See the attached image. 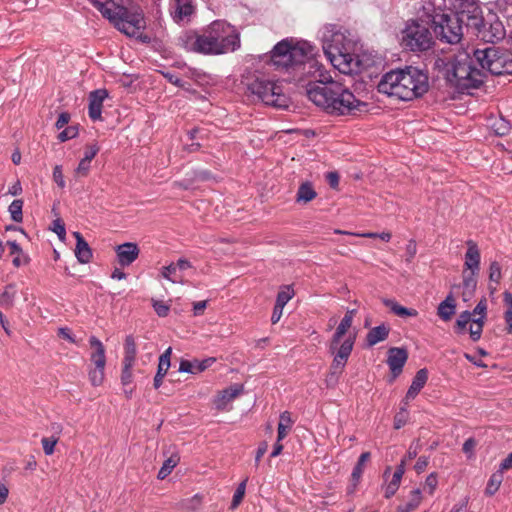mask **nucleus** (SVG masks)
Instances as JSON below:
<instances>
[{"label":"nucleus","instance_id":"obj_60","mask_svg":"<svg viewBox=\"0 0 512 512\" xmlns=\"http://www.w3.org/2000/svg\"><path fill=\"white\" fill-rule=\"evenodd\" d=\"M57 333L60 338L65 339L70 343H76V340L69 328H67V327L59 328Z\"/></svg>","mask_w":512,"mask_h":512},{"label":"nucleus","instance_id":"obj_9","mask_svg":"<svg viewBox=\"0 0 512 512\" xmlns=\"http://www.w3.org/2000/svg\"><path fill=\"white\" fill-rule=\"evenodd\" d=\"M247 91L256 96L266 105L275 108H286L289 105V97L284 93L281 83L274 82L263 77L247 79Z\"/></svg>","mask_w":512,"mask_h":512},{"label":"nucleus","instance_id":"obj_47","mask_svg":"<svg viewBox=\"0 0 512 512\" xmlns=\"http://www.w3.org/2000/svg\"><path fill=\"white\" fill-rule=\"evenodd\" d=\"M246 482H247V479L242 481L239 484V486L237 487V489L233 495V499H232V508H236L243 500V497L245 494Z\"/></svg>","mask_w":512,"mask_h":512},{"label":"nucleus","instance_id":"obj_62","mask_svg":"<svg viewBox=\"0 0 512 512\" xmlns=\"http://www.w3.org/2000/svg\"><path fill=\"white\" fill-rule=\"evenodd\" d=\"M476 445L477 443L474 438L467 439L463 444V452L471 456L474 452Z\"/></svg>","mask_w":512,"mask_h":512},{"label":"nucleus","instance_id":"obj_39","mask_svg":"<svg viewBox=\"0 0 512 512\" xmlns=\"http://www.w3.org/2000/svg\"><path fill=\"white\" fill-rule=\"evenodd\" d=\"M22 207H23V201L19 200V199L14 200L9 206V212H10L11 218L15 222H21L23 219Z\"/></svg>","mask_w":512,"mask_h":512},{"label":"nucleus","instance_id":"obj_12","mask_svg":"<svg viewBox=\"0 0 512 512\" xmlns=\"http://www.w3.org/2000/svg\"><path fill=\"white\" fill-rule=\"evenodd\" d=\"M501 54V47L498 46H487L484 48H477L474 50V58L475 61L479 64L481 67V71L483 74L489 73L492 69V66L495 63V60H497L498 54Z\"/></svg>","mask_w":512,"mask_h":512},{"label":"nucleus","instance_id":"obj_2","mask_svg":"<svg viewBox=\"0 0 512 512\" xmlns=\"http://www.w3.org/2000/svg\"><path fill=\"white\" fill-rule=\"evenodd\" d=\"M177 44L188 52L203 55H220L240 47L238 32L227 22L216 20L201 31L187 30L177 39Z\"/></svg>","mask_w":512,"mask_h":512},{"label":"nucleus","instance_id":"obj_15","mask_svg":"<svg viewBox=\"0 0 512 512\" xmlns=\"http://www.w3.org/2000/svg\"><path fill=\"white\" fill-rule=\"evenodd\" d=\"M115 252L117 255L118 263L121 266H129L138 258L140 249L136 243L126 242L118 245L115 248Z\"/></svg>","mask_w":512,"mask_h":512},{"label":"nucleus","instance_id":"obj_6","mask_svg":"<svg viewBox=\"0 0 512 512\" xmlns=\"http://www.w3.org/2000/svg\"><path fill=\"white\" fill-rule=\"evenodd\" d=\"M355 310H348L340 321L329 344V352L334 356L330 367V374L326 382L328 386H333L338 382L340 374L343 372L348 358L353 350L355 335H349L342 341L348 330L352 326Z\"/></svg>","mask_w":512,"mask_h":512},{"label":"nucleus","instance_id":"obj_16","mask_svg":"<svg viewBox=\"0 0 512 512\" xmlns=\"http://www.w3.org/2000/svg\"><path fill=\"white\" fill-rule=\"evenodd\" d=\"M447 4L453 8L461 19L466 22V18L474 16V13H478L481 8L478 0H444Z\"/></svg>","mask_w":512,"mask_h":512},{"label":"nucleus","instance_id":"obj_61","mask_svg":"<svg viewBox=\"0 0 512 512\" xmlns=\"http://www.w3.org/2000/svg\"><path fill=\"white\" fill-rule=\"evenodd\" d=\"M99 152V147L96 144L87 145L84 152L85 159L92 161V159Z\"/></svg>","mask_w":512,"mask_h":512},{"label":"nucleus","instance_id":"obj_63","mask_svg":"<svg viewBox=\"0 0 512 512\" xmlns=\"http://www.w3.org/2000/svg\"><path fill=\"white\" fill-rule=\"evenodd\" d=\"M267 449H268V444L267 442H262L260 443L257 451H256V455H255V465L256 467L259 465V462L261 460V458L263 457V455L267 452Z\"/></svg>","mask_w":512,"mask_h":512},{"label":"nucleus","instance_id":"obj_3","mask_svg":"<svg viewBox=\"0 0 512 512\" xmlns=\"http://www.w3.org/2000/svg\"><path fill=\"white\" fill-rule=\"evenodd\" d=\"M323 51L331 64L343 74H358L365 65L354 54L355 41L350 32L336 24H327L321 31Z\"/></svg>","mask_w":512,"mask_h":512},{"label":"nucleus","instance_id":"obj_44","mask_svg":"<svg viewBox=\"0 0 512 512\" xmlns=\"http://www.w3.org/2000/svg\"><path fill=\"white\" fill-rule=\"evenodd\" d=\"M428 379V372L426 369H420L415 377L413 378V381L411 383V386L416 388L417 390H421L424 385L426 384Z\"/></svg>","mask_w":512,"mask_h":512},{"label":"nucleus","instance_id":"obj_31","mask_svg":"<svg viewBox=\"0 0 512 512\" xmlns=\"http://www.w3.org/2000/svg\"><path fill=\"white\" fill-rule=\"evenodd\" d=\"M137 347L133 336L129 335L125 338L124 358L123 362L135 363Z\"/></svg>","mask_w":512,"mask_h":512},{"label":"nucleus","instance_id":"obj_53","mask_svg":"<svg viewBox=\"0 0 512 512\" xmlns=\"http://www.w3.org/2000/svg\"><path fill=\"white\" fill-rule=\"evenodd\" d=\"M421 502V492L416 489L412 492V499L406 504L407 512H410L418 507Z\"/></svg>","mask_w":512,"mask_h":512},{"label":"nucleus","instance_id":"obj_19","mask_svg":"<svg viewBox=\"0 0 512 512\" xmlns=\"http://www.w3.org/2000/svg\"><path fill=\"white\" fill-rule=\"evenodd\" d=\"M89 346L92 365L100 368L106 367V349L103 343L97 337L90 336Z\"/></svg>","mask_w":512,"mask_h":512},{"label":"nucleus","instance_id":"obj_38","mask_svg":"<svg viewBox=\"0 0 512 512\" xmlns=\"http://www.w3.org/2000/svg\"><path fill=\"white\" fill-rule=\"evenodd\" d=\"M196 132L197 130H185V134L181 136V140L184 142L183 146L185 149L193 151L200 146L199 143L193 142V140L196 138Z\"/></svg>","mask_w":512,"mask_h":512},{"label":"nucleus","instance_id":"obj_25","mask_svg":"<svg viewBox=\"0 0 512 512\" xmlns=\"http://www.w3.org/2000/svg\"><path fill=\"white\" fill-rule=\"evenodd\" d=\"M390 328L386 324H381L372 328L366 335V342L368 346H374L377 343L387 339Z\"/></svg>","mask_w":512,"mask_h":512},{"label":"nucleus","instance_id":"obj_5","mask_svg":"<svg viewBox=\"0 0 512 512\" xmlns=\"http://www.w3.org/2000/svg\"><path fill=\"white\" fill-rule=\"evenodd\" d=\"M436 65L442 69L450 86L461 93L479 88L484 83L485 74L473 66L471 57L465 52L446 59L439 58Z\"/></svg>","mask_w":512,"mask_h":512},{"label":"nucleus","instance_id":"obj_18","mask_svg":"<svg viewBox=\"0 0 512 512\" xmlns=\"http://www.w3.org/2000/svg\"><path fill=\"white\" fill-rule=\"evenodd\" d=\"M108 97L106 89H97L89 93L88 113L89 117L97 120L101 117L103 101Z\"/></svg>","mask_w":512,"mask_h":512},{"label":"nucleus","instance_id":"obj_22","mask_svg":"<svg viewBox=\"0 0 512 512\" xmlns=\"http://www.w3.org/2000/svg\"><path fill=\"white\" fill-rule=\"evenodd\" d=\"M215 361H216V359L213 358V357L204 359L202 361H199V360H194V361L182 360L180 362L179 371L180 372H185V373L196 374V373H199V372H202V371L206 370Z\"/></svg>","mask_w":512,"mask_h":512},{"label":"nucleus","instance_id":"obj_23","mask_svg":"<svg viewBox=\"0 0 512 512\" xmlns=\"http://www.w3.org/2000/svg\"><path fill=\"white\" fill-rule=\"evenodd\" d=\"M73 236L76 238V248H75V256L78 261L82 264H86L90 262L92 258V251L88 245V243L84 240L82 235L79 232H73Z\"/></svg>","mask_w":512,"mask_h":512},{"label":"nucleus","instance_id":"obj_42","mask_svg":"<svg viewBox=\"0 0 512 512\" xmlns=\"http://www.w3.org/2000/svg\"><path fill=\"white\" fill-rule=\"evenodd\" d=\"M501 278V265L497 261L491 262L489 266V280L497 285L500 283Z\"/></svg>","mask_w":512,"mask_h":512},{"label":"nucleus","instance_id":"obj_51","mask_svg":"<svg viewBox=\"0 0 512 512\" xmlns=\"http://www.w3.org/2000/svg\"><path fill=\"white\" fill-rule=\"evenodd\" d=\"M90 163L91 161L82 158L75 170V174L78 177H85L88 175L89 169H90Z\"/></svg>","mask_w":512,"mask_h":512},{"label":"nucleus","instance_id":"obj_13","mask_svg":"<svg viewBox=\"0 0 512 512\" xmlns=\"http://www.w3.org/2000/svg\"><path fill=\"white\" fill-rule=\"evenodd\" d=\"M169 12L176 23L189 22L194 13L192 0H170Z\"/></svg>","mask_w":512,"mask_h":512},{"label":"nucleus","instance_id":"obj_59","mask_svg":"<svg viewBox=\"0 0 512 512\" xmlns=\"http://www.w3.org/2000/svg\"><path fill=\"white\" fill-rule=\"evenodd\" d=\"M428 464H429V458L426 456H421L416 461V464L414 465V469L418 474H420L425 471Z\"/></svg>","mask_w":512,"mask_h":512},{"label":"nucleus","instance_id":"obj_45","mask_svg":"<svg viewBox=\"0 0 512 512\" xmlns=\"http://www.w3.org/2000/svg\"><path fill=\"white\" fill-rule=\"evenodd\" d=\"M135 363L123 362V368L121 372V383L123 385H128L132 382L133 379V367Z\"/></svg>","mask_w":512,"mask_h":512},{"label":"nucleus","instance_id":"obj_4","mask_svg":"<svg viewBox=\"0 0 512 512\" xmlns=\"http://www.w3.org/2000/svg\"><path fill=\"white\" fill-rule=\"evenodd\" d=\"M428 90V77L417 68L386 73L378 84V91L403 101L422 96Z\"/></svg>","mask_w":512,"mask_h":512},{"label":"nucleus","instance_id":"obj_49","mask_svg":"<svg viewBox=\"0 0 512 512\" xmlns=\"http://www.w3.org/2000/svg\"><path fill=\"white\" fill-rule=\"evenodd\" d=\"M176 272H177V266H174V263H171L170 265L162 268L161 275L164 278L175 283V282H178V279L176 277Z\"/></svg>","mask_w":512,"mask_h":512},{"label":"nucleus","instance_id":"obj_10","mask_svg":"<svg viewBox=\"0 0 512 512\" xmlns=\"http://www.w3.org/2000/svg\"><path fill=\"white\" fill-rule=\"evenodd\" d=\"M462 24L465 21L456 13L439 11L431 15V25L436 37L449 44L460 42L463 36Z\"/></svg>","mask_w":512,"mask_h":512},{"label":"nucleus","instance_id":"obj_11","mask_svg":"<svg viewBox=\"0 0 512 512\" xmlns=\"http://www.w3.org/2000/svg\"><path fill=\"white\" fill-rule=\"evenodd\" d=\"M401 41L407 50L423 52L432 47L433 37L426 24L420 21H411L402 31Z\"/></svg>","mask_w":512,"mask_h":512},{"label":"nucleus","instance_id":"obj_41","mask_svg":"<svg viewBox=\"0 0 512 512\" xmlns=\"http://www.w3.org/2000/svg\"><path fill=\"white\" fill-rule=\"evenodd\" d=\"M484 321L482 318L473 319L472 324L470 325L469 332L473 341H477L480 339L482 330H483Z\"/></svg>","mask_w":512,"mask_h":512},{"label":"nucleus","instance_id":"obj_52","mask_svg":"<svg viewBox=\"0 0 512 512\" xmlns=\"http://www.w3.org/2000/svg\"><path fill=\"white\" fill-rule=\"evenodd\" d=\"M408 420V412L405 409H401L394 418V428L400 429L403 427Z\"/></svg>","mask_w":512,"mask_h":512},{"label":"nucleus","instance_id":"obj_33","mask_svg":"<svg viewBox=\"0 0 512 512\" xmlns=\"http://www.w3.org/2000/svg\"><path fill=\"white\" fill-rule=\"evenodd\" d=\"M503 300L507 307L504 312L505 330L508 334H512V294L510 292H504Z\"/></svg>","mask_w":512,"mask_h":512},{"label":"nucleus","instance_id":"obj_48","mask_svg":"<svg viewBox=\"0 0 512 512\" xmlns=\"http://www.w3.org/2000/svg\"><path fill=\"white\" fill-rule=\"evenodd\" d=\"M438 485V479L436 473H431L427 476L423 489L424 491L428 492L430 495H432Z\"/></svg>","mask_w":512,"mask_h":512},{"label":"nucleus","instance_id":"obj_29","mask_svg":"<svg viewBox=\"0 0 512 512\" xmlns=\"http://www.w3.org/2000/svg\"><path fill=\"white\" fill-rule=\"evenodd\" d=\"M293 425V420L291 418V414L288 411H284L279 416V423H278V442H281L290 432Z\"/></svg>","mask_w":512,"mask_h":512},{"label":"nucleus","instance_id":"obj_21","mask_svg":"<svg viewBox=\"0 0 512 512\" xmlns=\"http://www.w3.org/2000/svg\"><path fill=\"white\" fill-rule=\"evenodd\" d=\"M468 249L465 253V267L466 269L471 270V275H475L479 270L480 265V252L477 244L469 240L467 241Z\"/></svg>","mask_w":512,"mask_h":512},{"label":"nucleus","instance_id":"obj_26","mask_svg":"<svg viewBox=\"0 0 512 512\" xmlns=\"http://www.w3.org/2000/svg\"><path fill=\"white\" fill-rule=\"evenodd\" d=\"M317 197V192L314 190L311 182H303L296 193V202L307 204Z\"/></svg>","mask_w":512,"mask_h":512},{"label":"nucleus","instance_id":"obj_17","mask_svg":"<svg viewBox=\"0 0 512 512\" xmlns=\"http://www.w3.org/2000/svg\"><path fill=\"white\" fill-rule=\"evenodd\" d=\"M512 74V52L501 47V54H498L497 60L490 71L492 76H502Z\"/></svg>","mask_w":512,"mask_h":512},{"label":"nucleus","instance_id":"obj_43","mask_svg":"<svg viewBox=\"0 0 512 512\" xmlns=\"http://www.w3.org/2000/svg\"><path fill=\"white\" fill-rule=\"evenodd\" d=\"M471 316L472 313L469 311H464L459 315L455 324L458 333H462L466 329V326L473 321Z\"/></svg>","mask_w":512,"mask_h":512},{"label":"nucleus","instance_id":"obj_37","mask_svg":"<svg viewBox=\"0 0 512 512\" xmlns=\"http://www.w3.org/2000/svg\"><path fill=\"white\" fill-rule=\"evenodd\" d=\"M88 376L92 386L98 387L102 385L105 379V367L94 366L89 370Z\"/></svg>","mask_w":512,"mask_h":512},{"label":"nucleus","instance_id":"obj_30","mask_svg":"<svg viewBox=\"0 0 512 512\" xmlns=\"http://www.w3.org/2000/svg\"><path fill=\"white\" fill-rule=\"evenodd\" d=\"M463 292H462V298L465 302L469 301L473 294H474V291L476 289V279H475V275H471V274H464L463 275Z\"/></svg>","mask_w":512,"mask_h":512},{"label":"nucleus","instance_id":"obj_36","mask_svg":"<svg viewBox=\"0 0 512 512\" xmlns=\"http://www.w3.org/2000/svg\"><path fill=\"white\" fill-rule=\"evenodd\" d=\"M294 290L291 286H283L277 294L276 305L285 307V305L293 298Z\"/></svg>","mask_w":512,"mask_h":512},{"label":"nucleus","instance_id":"obj_1","mask_svg":"<svg viewBox=\"0 0 512 512\" xmlns=\"http://www.w3.org/2000/svg\"><path fill=\"white\" fill-rule=\"evenodd\" d=\"M314 47L308 42L292 45L288 40L279 42L272 50L271 61L276 68L288 69L303 64L315 68L316 83L307 86L308 98L331 115H354L364 111L367 104L356 99L354 94L342 83L335 81L322 69L317 61L311 59Z\"/></svg>","mask_w":512,"mask_h":512},{"label":"nucleus","instance_id":"obj_50","mask_svg":"<svg viewBox=\"0 0 512 512\" xmlns=\"http://www.w3.org/2000/svg\"><path fill=\"white\" fill-rule=\"evenodd\" d=\"M169 368L170 367L158 364L157 372L153 382V386L155 389H158L162 385L163 379L167 374Z\"/></svg>","mask_w":512,"mask_h":512},{"label":"nucleus","instance_id":"obj_40","mask_svg":"<svg viewBox=\"0 0 512 512\" xmlns=\"http://www.w3.org/2000/svg\"><path fill=\"white\" fill-rule=\"evenodd\" d=\"M59 440L58 435H51L49 437H43L41 439V444L43 447V451L46 455H51L54 453V447Z\"/></svg>","mask_w":512,"mask_h":512},{"label":"nucleus","instance_id":"obj_64","mask_svg":"<svg viewBox=\"0 0 512 512\" xmlns=\"http://www.w3.org/2000/svg\"><path fill=\"white\" fill-rule=\"evenodd\" d=\"M326 179H327L329 185L333 189H336L338 187V185H339V174L337 172H329V173H327Z\"/></svg>","mask_w":512,"mask_h":512},{"label":"nucleus","instance_id":"obj_28","mask_svg":"<svg viewBox=\"0 0 512 512\" xmlns=\"http://www.w3.org/2000/svg\"><path fill=\"white\" fill-rule=\"evenodd\" d=\"M383 303L386 307H388L394 314H396L399 317H416L418 315L417 310L401 306L395 300L384 299Z\"/></svg>","mask_w":512,"mask_h":512},{"label":"nucleus","instance_id":"obj_56","mask_svg":"<svg viewBox=\"0 0 512 512\" xmlns=\"http://www.w3.org/2000/svg\"><path fill=\"white\" fill-rule=\"evenodd\" d=\"M417 253V245L414 240H410L406 245V261L411 262Z\"/></svg>","mask_w":512,"mask_h":512},{"label":"nucleus","instance_id":"obj_14","mask_svg":"<svg viewBox=\"0 0 512 512\" xmlns=\"http://www.w3.org/2000/svg\"><path fill=\"white\" fill-rule=\"evenodd\" d=\"M407 359L408 352L405 348L392 347L388 350L387 363L392 373V380L402 373L403 366Z\"/></svg>","mask_w":512,"mask_h":512},{"label":"nucleus","instance_id":"obj_20","mask_svg":"<svg viewBox=\"0 0 512 512\" xmlns=\"http://www.w3.org/2000/svg\"><path fill=\"white\" fill-rule=\"evenodd\" d=\"M243 392V385L234 384L224 390H222L216 397L214 403L218 410H223L228 403L233 401Z\"/></svg>","mask_w":512,"mask_h":512},{"label":"nucleus","instance_id":"obj_24","mask_svg":"<svg viewBox=\"0 0 512 512\" xmlns=\"http://www.w3.org/2000/svg\"><path fill=\"white\" fill-rule=\"evenodd\" d=\"M456 312V300L452 293L448 294L446 298L438 305L437 315L443 321H450Z\"/></svg>","mask_w":512,"mask_h":512},{"label":"nucleus","instance_id":"obj_35","mask_svg":"<svg viewBox=\"0 0 512 512\" xmlns=\"http://www.w3.org/2000/svg\"><path fill=\"white\" fill-rule=\"evenodd\" d=\"M179 462V456L178 455H172L170 456L162 465L161 469L158 472V479L163 480L165 479L174 469V467Z\"/></svg>","mask_w":512,"mask_h":512},{"label":"nucleus","instance_id":"obj_58","mask_svg":"<svg viewBox=\"0 0 512 512\" xmlns=\"http://www.w3.org/2000/svg\"><path fill=\"white\" fill-rule=\"evenodd\" d=\"M486 310H487V302L486 299H482L478 302L476 307L473 310L474 315H480V318L484 321V318L486 316Z\"/></svg>","mask_w":512,"mask_h":512},{"label":"nucleus","instance_id":"obj_57","mask_svg":"<svg viewBox=\"0 0 512 512\" xmlns=\"http://www.w3.org/2000/svg\"><path fill=\"white\" fill-rule=\"evenodd\" d=\"M406 459H402L400 464L397 466L396 471L393 474L392 480L399 483L405 473Z\"/></svg>","mask_w":512,"mask_h":512},{"label":"nucleus","instance_id":"obj_32","mask_svg":"<svg viewBox=\"0 0 512 512\" xmlns=\"http://www.w3.org/2000/svg\"><path fill=\"white\" fill-rule=\"evenodd\" d=\"M502 481L503 472L499 469L491 475L485 489V494L488 496L494 495L499 490Z\"/></svg>","mask_w":512,"mask_h":512},{"label":"nucleus","instance_id":"obj_46","mask_svg":"<svg viewBox=\"0 0 512 512\" xmlns=\"http://www.w3.org/2000/svg\"><path fill=\"white\" fill-rule=\"evenodd\" d=\"M51 229L53 232H55L57 234L60 241H62V242L65 241V239H66L65 225H64V222L60 218H57L53 221Z\"/></svg>","mask_w":512,"mask_h":512},{"label":"nucleus","instance_id":"obj_7","mask_svg":"<svg viewBox=\"0 0 512 512\" xmlns=\"http://www.w3.org/2000/svg\"><path fill=\"white\" fill-rule=\"evenodd\" d=\"M120 32L129 37H139L145 21L137 10L128 9L116 0H107L95 6Z\"/></svg>","mask_w":512,"mask_h":512},{"label":"nucleus","instance_id":"obj_54","mask_svg":"<svg viewBox=\"0 0 512 512\" xmlns=\"http://www.w3.org/2000/svg\"><path fill=\"white\" fill-rule=\"evenodd\" d=\"M153 307L155 312L160 317H165L169 313V306L163 301H153Z\"/></svg>","mask_w":512,"mask_h":512},{"label":"nucleus","instance_id":"obj_34","mask_svg":"<svg viewBox=\"0 0 512 512\" xmlns=\"http://www.w3.org/2000/svg\"><path fill=\"white\" fill-rule=\"evenodd\" d=\"M202 503V496L199 494L194 495L191 498L184 499L179 503L180 509L185 512H196Z\"/></svg>","mask_w":512,"mask_h":512},{"label":"nucleus","instance_id":"obj_27","mask_svg":"<svg viewBox=\"0 0 512 512\" xmlns=\"http://www.w3.org/2000/svg\"><path fill=\"white\" fill-rule=\"evenodd\" d=\"M370 456H371L370 452H364L360 455L358 462H357L356 466L354 467L352 475H351L352 485L348 490L349 493H353L355 491L356 486H357V484L361 478V475L363 473L364 465L370 459Z\"/></svg>","mask_w":512,"mask_h":512},{"label":"nucleus","instance_id":"obj_8","mask_svg":"<svg viewBox=\"0 0 512 512\" xmlns=\"http://www.w3.org/2000/svg\"><path fill=\"white\" fill-rule=\"evenodd\" d=\"M473 15L466 18L465 26L474 36L487 43L504 39L506 35L504 25L495 13L488 12L484 16L480 8L478 13Z\"/></svg>","mask_w":512,"mask_h":512},{"label":"nucleus","instance_id":"obj_55","mask_svg":"<svg viewBox=\"0 0 512 512\" xmlns=\"http://www.w3.org/2000/svg\"><path fill=\"white\" fill-rule=\"evenodd\" d=\"M12 289L13 288L11 286H9L1 294V296H0V304L1 305L9 306L11 304L12 298L14 296V292L12 291Z\"/></svg>","mask_w":512,"mask_h":512}]
</instances>
